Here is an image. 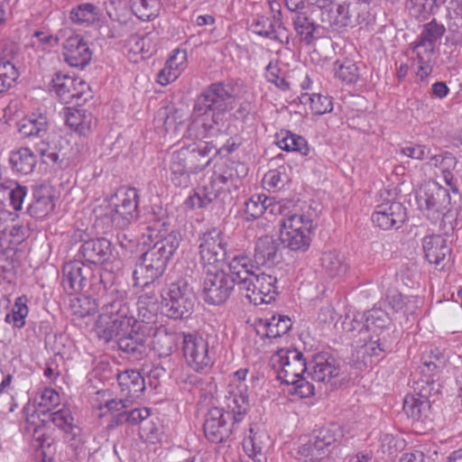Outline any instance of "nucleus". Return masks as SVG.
<instances>
[{
    "instance_id": "obj_43",
    "label": "nucleus",
    "mask_w": 462,
    "mask_h": 462,
    "mask_svg": "<svg viewBox=\"0 0 462 462\" xmlns=\"http://www.w3.org/2000/svg\"><path fill=\"white\" fill-rule=\"evenodd\" d=\"M446 362V356L439 348L430 349L423 354L421 372L427 377L426 381L429 382V378L432 374L439 372L445 366Z\"/></svg>"
},
{
    "instance_id": "obj_61",
    "label": "nucleus",
    "mask_w": 462,
    "mask_h": 462,
    "mask_svg": "<svg viewBox=\"0 0 462 462\" xmlns=\"http://www.w3.org/2000/svg\"><path fill=\"white\" fill-rule=\"evenodd\" d=\"M163 114V125L167 132H176L182 125L188 117V115L183 113L180 109H172Z\"/></svg>"
},
{
    "instance_id": "obj_8",
    "label": "nucleus",
    "mask_w": 462,
    "mask_h": 462,
    "mask_svg": "<svg viewBox=\"0 0 462 462\" xmlns=\"http://www.w3.org/2000/svg\"><path fill=\"white\" fill-rule=\"evenodd\" d=\"M199 256L204 266L211 269L219 268L226 255V243L224 234L213 227L199 236Z\"/></svg>"
},
{
    "instance_id": "obj_40",
    "label": "nucleus",
    "mask_w": 462,
    "mask_h": 462,
    "mask_svg": "<svg viewBox=\"0 0 462 462\" xmlns=\"http://www.w3.org/2000/svg\"><path fill=\"white\" fill-rule=\"evenodd\" d=\"M14 54V46L11 44L4 50L5 57L0 59V93L10 88L18 78V70L9 60Z\"/></svg>"
},
{
    "instance_id": "obj_18",
    "label": "nucleus",
    "mask_w": 462,
    "mask_h": 462,
    "mask_svg": "<svg viewBox=\"0 0 462 462\" xmlns=\"http://www.w3.org/2000/svg\"><path fill=\"white\" fill-rule=\"evenodd\" d=\"M406 220V209L400 202H388L376 207L372 221L381 229L399 228Z\"/></svg>"
},
{
    "instance_id": "obj_30",
    "label": "nucleus",
    "mask_w": 462,
    "mask_h": 462,
    "mask_svg": "<svg viewBox=\"0 0 462 462\" xmlns=\"http://www.w3.org/2000/svg\"><path fill=\"white\" fill-rule=\"evenodd\" d=\"M18 133L23 138H44L48 134V118L43 114H32L17 123Z\"/></svg>"
},
{
    "instance_id": "obj_32",
    "label": "nucleus",
    "mask_w": 462,
    "mask_h": 462,
    "mask_svg": "<svg viewBox=\"0 0 462 462\" xmlns=\"http://www.w3.org/2000/svg\"><path fill=\"white\" fill-rule=\"evenodd\" d=\"M293 29L301 42L307 45L312 44L318 38L319 25L307 14L295 13L292 17Z\"/></svg>"
},
{
    "instance_id": "obj_64",
    "label": "nucleus",
    "mask_w": 462,
    "mask_h": 462,
    "mask_svg": "<svg viewBox=\"0 0 462 462\" xmlns=\"http://www.w3.org/2000/svg\"><path fill=\"white\" fill-rule=\"evenodd\" d=\"M140 435L146 441L155 443L160 440L162 435L161 428L153 421H144L140 428Z\"/></svg>"
},
{
    "instance_id": "obj_2",
    "label": "nucleus",
    "mask_w": 462,
    "mask_h": 462,
    "mask_svg": "<svg viewBox=\"0 0 462 462\" xmlns=\"http://www.w3.org/2000/svg\"><path fill=\"white\" fill-rule=\"evenodd\" d=\"M168 226L166 210L160 206L152 207L146 232L143 235V243L148 249L142 254L133 272L134 286L149 288L164 273L180 242L179 233L169 231Z\"/></svg>"
},
{
    "instance_id": "obj_44",
    "label": "nucleus",
    "mask_w": 462,
    "mask_h": 462,
    "mask_svg": "<svg viewBox=\"0 0 462 462\" xmlns=\"http://www.w3.org/2000/svg\"><path fill=\"white\" fill-rule=\"evenodd\" d=\"M282 244L291 251L306 252L311 242V233L281 231Z\"/></svg>"
},
{
    "instance_id": "obj_29",
    "label": "nucleus",
    "mask_w": 462,
    "mask_h": 462,
    "mask_svg": "<svg viewBox=\"0 0 462 462\" xmlns=\"http://www.w3.org/2000/svg\"><path fill=\"white\" fill-rule=\"evenodd\" d=\"M387 305L396 314V319L404 318L409 321L411 316H413L419 307L420 300L416 296H407L398 291H389L386 295Z\"/></svg>"
},
{
    "instance_id": "obj_34",
    "label": "nucleus",
    "mask_w": 462,
    "mask_h": 462,
    "mask_svg": "<svg viewBox=\"0 0 462 462\" xmlns=\"http://www.w3.org/2000/svg\"><path fill=\"white\" fill-rule=\"evenodd\" d=\"M279 244L271 236H263L257 239L254 246V261L255 266L273 264L278 257Z\"/></svg>"
},
{
    "instance_id": "obj_28",
    "label": "nucleus",
    "mask_w": 462,
    "mask_h": 462,
    "mask_svg": "<svg viewBox=\"0 0 462 462\" xmlns=\"http://www.w3.org/2000/svg\"><path fill=\"white\" fill-rule=\"evenodd\" d=\"M425 258L429 263L439 265L450 254L451 248L441 235L426 236L422 240Z\"/></svg>"
},
{
    "instance_id": "obj_36",
    "label": "nucleus",
    "mask_w": 462,
    "mask_h": 462,
    "mask_svg": "<svg viewBox=\"0 0 462 462\" xmlns=\"http://www.w3.org/2000/svg\"><path fill=\"white\" fill-rule=\"evenodd\" d=\"M320 265L330 278H340L348 271L344 256L336 250L324 252L320 257Z\"/></svg>"
},
{
    "instance_id": "obj_39",
    "label": "nucleus",
    "mask_w": 462,
    "mask_h": 462,
    "mask_svg": "<svg viewBox=\"0 0 462 462\" xmlns=\"http://www.w3.org/2000/svg\"><path fill=\"white\" fill-rule=\"evenodd\" d=\"M277 205L273 203V199L268 198L265 194H254L245 202V212L246 219H256L269 211L273 214Z\"/></svg>"
},
{
    "instance_id": "obj_26",
    "label": "nucleus",
    "mask_w": 462,
    "mask_h": 462,
    "mask_svg": "<svg viewBox=\"0 0 462 462\" xmlns=\"http://www.w3.org/2000/svg\"><path fill=\"white\" fill-rule=\"evenodd\" d=\"M351 17L350 5L346 2L336 5L332 4L320 13L321 23L332 31H339L350 25Z\"/></svg>"
},
{
    "instance_id": "obj_20",
    "label": "nucleus",
    "mask_w": 462,
    "mask_h": 462,
    "mask_svg": "<svg viewBox=\"0 0 462 462\" xmlns=\"http://www.w3.org/2000/svg\"><path fill=\"white\" fill-rule=\"evenodd\" d=\"M216 199H219L224 204H230L233 197L212 176L208 183H205L192 196H189L188 201L193 208H204Z\"/></svg>"
},
{
    "instance_id": "obj_48",
    "label": "nucleus",
    "mask_w": 462,
    "mask_h": 462,
    "mask_svg": "<svg viewBox=\"0 0 462 462\" xmlns=\"http://www.w3.org/2000/svg\"><path fill=\"white\" fill-rule=\"evenodd\" d=\"M277 144L282 150L287 152H298L302 155L309 153L307 141L302 136L291 132L282 133L281 137H278Z\"/></svg>"
},
{
    "instance_id": "obj_15",
    "label": "nucleus",
    "mask_w": 462,
    "mask_h": 462,
    "mask_svg": "<svg viewBox=\"0 0 462 462\" xmlns=\"http://www.w3.org/2000/svg\"><path fill=\"white\" fill-rule=\"evenodd\" d=\"M142 324H139L137 327L132 328L131 330L116 336L119 350L132 361L142 360L148 353L147 337L142 331Z\"/></svg>"
},
{
    "instance_id": "obj_62",
    "label": "nucleus",
    "mask_w": 462,
    "mask_h": 462,
    "mask_svg": "<svg viewBox=\"0 0 462 462\" xmlns=\"http://www.w3.org/2000/svg\"><path fill=\"white\" fill-rule=\"evenodd\" d=\"M286 181L287 176L281 169L269 171L263 177V183L269 189H281Z\"/></svg>"
},
{
    "instance_id": "obj_6",
    "label": "nucleus",
    "mask_w": 462,
    "mask_h": 462,
    "mask_svg": "<svg viewBox=\"0 0 462 462\" xmlns=\"http://www.w3.org/2000/svg\"><path fill=\"white\" fill-rule=\"evenodd\" d=\"M416 200L420 209L431 220L445 217L450 205L448 189L437 183H428L420 187L416 194Z\"/></svg>"
},
{
    "instance_id": "obj_17",
    "label": "nucleus",
    "mask_w": 462,
    "mask_h": 462,
    "mask_svg": "<svg viewBox=\"0 0 462 462\" xmlns=\"http://www.w3.org/2000/svg\"><path fill=\"white\" fill-rule=\"evenodd\" d=\"M255 265L254 259L252 260L248 255L244 254L235 255L229 262V273H227L237 285L240 293L243 291H248L254 280V276L260 271V267Z\"/></svg>"
},
{
    "instance_id": "obj_55",
    "label": "nucleus",
    "mask_w": 462,
    "mask_h": 462,
    "mask_svg": "<svg viewBox=\"0 0 462 462\" xmlns=\"http://www.w3.org/2000/svg\"><path fill=\"white\" fill-rule=\"evenodd\" d=\"M298 458L303 462H318L328 457L323 450L318 447L311 438L308 442L301 444L297 451Z\"/></svg>"
},
{
    "instance_id": "obj_53",
    "label": "nucleus",
    "mask_w": 462,
    "mask_h": 462,
    "mask_svg": "<svg viewBox=\"0 0 462 462\" xmlns=\"http://www.w3.org/2000/svg\"><path fill=\"white\" fill-rule=\"evenodd\" d=\"M334 69L336 78L346 84L356 83L360 76L356 64L350 60H345L341 63H335Z\"/></svg>"
},
{
    "instance_id": "obj_19",
    "label": "nucleus",
    "mask_w": 462,
    "mask_h": 462,
    "mask_svg": "<svg viewBox=\"0 0 462 462\" xmlns=\"http://www.w3.org/2000/svg\"><path fill=\"white\" fill-rule=\"evenodd\" d=\"M227 417L230 418L229 413L217 407H214L208 411L203 430L206 438L209 441L221 443L228 439L231 430L226 423Z\"/></svg>"
},
{
    "instance_id": "obj_21",
    "label": "nucleus",
    "mask_w": 462,
    "mask_h": 462,
    "mask_svg": "<svg viewBox=\"0 0 462 462\" xmlns=\"http://www.w3.org/2000/svg\"><path fill=\"white\" fill-rule=\"evenodd\" d=\"M63 56L70 67L83 69L91 60L92 52L88 42L80 35H73L63 44Z\"/></svg>"
},
{
    "instance_id": "obj_25",
    "label": "nucleus",
    "mask_w": 462,
    "mask_h": 462,
    "mask_svg": "<svg viewBox=\"0 0 462 462\" xmlns=\"http://www.w3.org/2000/svg\"><path fill=\"white\" fill-rule=\"evenodd\" d=\"M120 396L132 403L138 399L145 390L144 378L136 370H125L117 374Z\"/></svg>"
},
{
    "instance_id": "obj_4",
    "label": "nucleus",
    "mask_w": 462,
    "mask_h": 462,
    "mask_svg": "<svg viewBox=\"0 0 462 462\" xmlns=\"http://www.w3.org/2000/svg\"><path fill=\"white\" fill-rule=\"evenodd\" d=\"M162 298L164 314L173 319L188 318L196 300L193 288L183 279L170 283L162 291Z\"/></svg>"
},
{
    "instance_id": "obj_1",
    "label": "nucleus",
    "mask_w": 462,
    "mask_h": 462,
    "mask_svg": "<svg viewBox=\"0 0 462 462\" xmlns=\"http://www.w3.org/2000/svg\"><path fill=\"white\" fill-rule=\"evenodd\" d=\"M236 97V88L224 83L211 84L197 97L193 108L197 118L189 124L185 136L198 142L182 147L191 172L203 171L218 153L212 141L203 139L222 131L226 113L233 108Z\"/></svg>"
},
{
    "instance_id": "obj_9",
    "label": "nucleus",
    "mask_w": 462,
    "mask_h": 462,
    "mask_svg": "<svg viewBox=\"0 0 462 462\" xmlns=\"http://www.w3.org/2000/svg\"><path fill=\"white\" fill-rule=\"evenodd\" d=\"M182 349L187 364L197 372L207 373L215 362L214 353L202 337L184 335Z\"/></svg>"
},
{
    "instance_id": "obj_51",
    "label": "nucleus",
    "mask_w": 462,
    "mask_h": 462,
    "mask_svg": "<svg viewBox=\"0 0 462 462\" xmlns=\"http://www.w3.org/2000/svg\"><path fill=\"white\" fill-rule=\"evenodd\" d=\"M70 19L79 24L93 23L98 19L97 7L91 3L79 5L71 10Z\"/></svg>"
},
{
    "instance_id": "obj_60",
    "label": "nucleus",
    "mask_w": 462,
    "mask_h": 462,
    "mask_svg": "<svg viewBox=\"0 0 462 462\" xmlns=\"http://www.w3.org/2000/svg\"><path fill=\"white\" fill-rule=\"evenodd\" d=\"M364 315L360 313L346 314L342 322V328L345 332L355 335L356 332L358 334H366L367 329L365 321L364 322Z\"/></svg>"
},
{
    "instance_id": "obj_27",
    "label": "nucleus",
    "mask_w": 462,
    "mask_h": 462,
    "mask_svg": "<svg viewBox=\"0 0 462 462\" xmlns=\"http://www.w3.org/2000/svg\"><path fill=\"white\" fill-rule=\"evenodd\" d=\"M32 196V201L27 208V211L32 217L41 218L53 210V190L50 186L42 184L36 186Z\"/></svg>"
},
{
    "instance_id": "obj_10",
    "label": "nucleus",
    "mask_w": 462,
    "mask_h": 462,
    "mask_svg": "<svg viewBox=\"0 0 462 462\" xmlns=\"http://www.w3.org/2000/svg\"><path fill=\"white\" fill-rule=\"evenodd\" d=\"M139 195L135 188L119 190L116 193V202L110 210L112 224L120 229H125L139 216Z\"/></svg>"
},
{
    "instance_id": "obj_12",
    "label": "nucleus",
    "mask_w": 462,
    "mask_h": 462,
    "mask_svg": "<svg viewBox=\"0 0 462 462\" xmlns=\"http://www.w3.org/2000/svg\"><path fill=\"white\" fill-rule=\"evenodd\" d=\"M341 374L340 363L327 353L318 354L313 356L309 365L308 377L319 384H324L327 389L333 390L336 386V379Z\"/></svg>"
},
{
    "instance_id": "obj_23",
    "label": "nucleus",
    "mask_w": 462,
    "mask_h": 462,
    "mask_svg": "<svg viewBox=\"0 0 462 462\" xmlns=\"http://www.w3.org/2000/svg\"><path fill=\"white\" fill-rule=\"evenodd\" d=\"M112 254L111 243L106 238H96L84 241L78 255L90 264H103Z\"/></svg>"
},
{
    "instance_id": "obj_45",
    "label": "nucleus",
    "mask_w": 462,
    "mask_h": 462,
    "mask_svg": "<svg viewBox=\"0 0 462 462\" xmlns=\"http://www.w3.org/2000/svg\"><path fill=\"white\" fill-rule=\"evenodd\" d=\"M341 437V432L337 425L331 424L329 426L321 427L316 430L311 437V439L317 443L318 447L323 448L325 453H330L329 447L334 444L338 438Z\"/></svg>"
},
{
    "instance_id": "obj_31",
    "label": "nucleus",
    "mask_w": 462,
    "mask_h": 462,
    "mask_svg": "<svg viewBox=\"0 0 462 462\" xmlns=\"http://www.w3.org/2000/svg\"><path fill=\"white\" fill-rule=\"evenodd\" d=\"M292 327L287 316H272L270 319H260L256 325V333L262 337L277 338L285 335Z\"/></svg>"
},
{
    "instance_id": "obj_57",
    "label": "nucleus",
    "mask_w": 462,
    "mask_h": 462,
    "mask_svg": "<svg viewBox=\"0 0 462 462\" xmlns=\"http://www.w3.org/2000/svg\"><path fill=\"white\" fill-rule=\"evenodd\" d=\"M446 32L443 24L439 23L436 20L424 24L419 39L436 47L437 42L442 38Z\"/></svg>"
},
{
    "instance_id": "obj_47",
    "label": "nucleus",
    "mask_w": 462,
    "mask_h": 462,
    "mask_svg": "<svg viewBox=\"0 0 462 462\" xmlns=\"http://www.w3.org/2000/svg\"><path fill=\"white\" fill-rule=\"evenodd\" d=\"M133 13L143 21H149L159 14V0H130Z\"/></svg>"
},
{
    "instance_id": "obj_52",
    "label": "nucleus",
    "mask_w": 462,
    "mask_h": 462,
    "mask_svg": "<svg viewBox=\"0 0 462 462\" xmlns=\"http://www.w3.org/2000/svg\"><path fill=\"white\" fill-rule=\"evenodd\" d=\"M150 415V411L147 408H136L130 411H125L115 415L111 423L116 425H122L124 423L138 424L144 423Z\"/></svg>"
},
{
    "instance_id": "obj_46",
    "label": "nucleus",
    "mask_w": 462,
    "mask_h": 462,
    "mask_svg": "<svg viewBox=\"0 0 462 462\" xmlns=\"http://www.w3.org/2000/svg\"><path fill=\"white\" fill-rule=\"evenodd\" d=\"M281 231L311 233L313 229L312 219L303 214H293L282 220Z\"/></svg>"
},
{
    "instance_id": "obj_3",
    "label": "nucleus",
    "mask_w": 462,
    "mask_h": 462,
    "mask_svg": "<svg viewBox=\"0 0 462 462\" xmlns=\"http://www.w3.org/2000/svg\"><path fill=\"white\" fill-rule=\"evenodd\" d=\"M139 324L130 310L126 292L116 289L111 290L104 299L101 313L96 323L97 337L109 342L118 334L125 333Z\"/></svg>"
},
{
    "instance_id": "obj_56",
    "label": "nucleus",
    "mask_w": 462,
    "mask_h": 462,
    "mask_svg": "<svg viewBox=\"0 0 462 462\" xmlns=\"http://www.w3.org/2000/svg\"><path fill=\"white\" fill-rule=\"evenodd\" d=\"M26 302L25 297H18L12 308V312L6 315L5 321L13 323L18 328H23L29 311Z\"/></svg>"
},
{
    "instance_id": "obj_22",
    "label": "nucleus",
    "mask_w": 462,
    "mask_h": 462,
    "mask_svg": "<svg viewBox=\"0 0 462 462\" xmlns=\"http://www.w3.org/2000/svg\"><path fill=\"white\" fill-rule=\"evenodd\" d=\"M226 404L229 415L235 422H239L249 410V400L247 394V386L245 383H230L225 396Z\"/></svg>"
},
{
    "instance_id": "obj_5",
    "label": "nucleus",
    "mask_w": 462,
    "mask_h": 462,
    "mask_svg": "<svg viewBox=\"0 0 462 462\" xmlns=\"http://www.w3.org/2000/svg\"><path fill=\"white\" fill-rule=\"evenodd\" d=\"M271 365L278 380L285 384L295 383L309 371L303 354L295 348L277 351L272 357Z\"/></svg>"
},
{
    "instance_id": "obj_33",
    "label": "nucleus",
    "mask_w": 462,
    "mask_h": 462,
    "mask_svg": "<svg viewBox=\"0 0 462 462\" xmlns=\"http://www.w3.org/2000/svg\"><path fill=\"white\" fill-rule=\"evenodd\" d=\"M268 444L269 437L265 431H255L253 428H250L248 434L244 438L243 448L248 457L255 461L263 462V460H265L264 450Z\"/></svg>"
},
{
    "instance_id": "obj_16",
    "label": "nucleus",
    "mask_w": 462,
    "mask_h": 462,
    "mask_svg": "<svg viewBox=\"0 0 462 462\" xmlns=\"http://www.w3.org/2000/svg\"><path fill=\"white\" fill-rule=\"evenodd\" d=\"M248 168L245 163L236 161H226L215 166L213 177L216 181L224 187L225 190L231 194L232 190H237L242 184V180L247 175Z\"/></svg>"
},
{
    "instance_id": "obj_54",
    "label": "nucleus",
    "mask_w": 462,
    "mask_h": 462,
    "mask_svg": "<svg viewBox=\"0 0 462 462\" xmlns=\"http://www.w3.org/2000/svg\"><path fill=\"white\" fill-rule=\"evenodd\" d=\"M300 103L310 104L311 111L316 115H323L330 112L333 108L331 100L320 94H302L300 97Z\"/></svg>"
},
{
    "instance_id": "obj_59",
    "label": "nucleus",
    "mask_w": 462,
    "mask_h": 462,
    "mask_svg": "<svg viewBox=\"0 0 462 462\" xmlns=\"http://www.w3.org/2000/svg\"><path fill=\"white\" fill-rule=\"evenodd\" d=\"M265 78L268 82L274 84L281 90H288L290 88V82L285 78L284 73L282 72L277 62L271 61L265 71Z\"/></svg>"
},
{
    "instance_id": "obj_41",
    "label": "nucleus",
    "mask_w": 462,
    "mask_h": 462,
    "mask_svg": "<svg viewBox=\"0 0 462 462\" xmlns=\"http://www.w3.org/2000/svg\"><path fill=\"white\" fill-rule=\"evenodd\" d=\"M430 404L427 396H406L403 402V411L414 420H424L430 413Z\"/></svg>"
},
{
    "instance_id": "obj_13",
    "label": "nucleus",
    "mask_w": 462,
    "mask_h": 462,
    "mask_svg": "<svg viewBox=\"0 0 462 462\" xmlns=\"http://www.w3.org/2000/svg\"><path fill=\"white\" fill-rule=\"evenodd\" d=\"M276 282V277L258 271L254 276L248 291H243L241 295L255 306L263 303L268 304L278 294Z\"/></svg>"
},
{
    "instance_id": "obj_14",
    "label": "nucleus",
    "mask_w": 462,
    "mask_h": 462,
    "mask_svg": "<svg viewBox=\"0 0 462 462\" xmlns=\"http://www.w3.org/2000/svg\"><path fill=\"white\" fill-rule=\"evenodd\" d=\"M52 89L61 102L71 104L81 99L88 89V84L81 79L56 72L51 79Z\"/></svg>"
},
{
    "instance_id": "obj_38",
    "label": "nucleus",
    "mask_w": 462,
    "mask_h": 462,
    "mask_svg": "<svg viewBox=\"0 0 462 462\" xmlns=\"http://www.w3.org/2000/svg\"><path fill=\"white\" fill-rule=\"evenodd\" d=\"M179 336L165 328H156L152 336V347L160 357H167L171 355L177 346Z\"/></svg>"
},
{
    "instance_id": "obj_58",
    "label": "nucleus",
    "mask_w": 462,
    "mask_h": 462,
    "mask_svg": "<svg viewBox=\"0 0 462 462\" xmlns=\"http://www.w3.org/2000/svg\"><path fill=\"white\" fill-rule=\"evenodd\" d=\"M251 30L260 36L284 42L282 37L273 29L272 22L266 17L262 16L254 20L251 24Z\"/></svg>"
},
{
    "instance_id": "obj_50",
    "label": "nucleus",
    "mask_w": 462,
    "mask_h": 462,
    "mask_svg": "<svg viewBox=\"0 0 462 462\" xmlns=\"http://www.w3.org/2000/svg\"><path fill=\"white\" fill-rule=\"evenodd\" d=\"M366 329L376 332L377 329H385L392 325L388 313L381 308H374L365 313Z\"/></svg>"
},
{
    "instance_id": "obj_35",
    "label": "nucleus",
    "mask_w": 462,
    "mask_h": 462,
    "mask_svg": "<svg viewBox=\"0 0 462 462\" xmlns=\"http://www.w3.org/2000/svg\"><path fill=\"white\" fill-rule=\"evenodd\" d=\"M171 180L175 186L187 187L189 182V171L184 150L174 152L171 158Z\"/></svg>"
},
{
    "instance_id": "obj_42",
    "label": "nucleus",
    "mask_w": 462,
    "mask_h": 462,
    "mask_svg": "<svg viewBox=\"0 0 462 462\" xmlns=\"http://www.w3.org/2000/svg\"><path fill=\"white\" fill-rule=\"evenodd\" d=\"M9 162L14 171L25 175L31 173L36 165L35 155L27 147L11 152Z\"/></svg>"
},
{
    "instance_id": "obj_24",
    "label": "nucleus",
    "mask_w": 462,
    "mask_h": 462,
    "mask_svg": "<svg viewBox=\"0 0 462 462\" xmlns=\"http://www.w3.org/2000/svg\"><path fill=\"white\" fill-rule=\"evenodd\" d=\"M410 49L415 54L413 59L418 64L416 74L422 80L432 73L436 47L417 38L410 44Z\"/></svg>"
},
{
    "instance_id": "obj_49",
    "label": "nucleus",
    "mask_w": 462,
    "mask_h": 462,
    "mask_svg": "<svg viewBox=\"0 0 462 462\" xmlns=\"http://www.w3.org/2000/svg\"><path fill=\"white\" fill-rule=\"evenodd\" d=\"M50 420L65 433L75 438L79 433V428L74 424V418L68 409H60L50 413Z\"/></svg>"
},
{
    "instance_id": "obj_37",
    "label": "nucleus",
    "mask_w": 462,
    "mask_h": 462,
    "mask_svg": "<svg viewBox=\"0 0 462 462\" xmlns=\"http://www.w3.org/2000/svg\"><path fill=\"white\" fill-rule=\"evenodd\" d=\"M65 122L68 126L81 135H88L97 125V120L91 113L86 110H69Z\"/></svg>"
},
{
    "instance_id": "obj_11",
    "label": "nucleus",
    "mask_w": 462,
    "mask_h": 462,
    "mask_svg": "<svg viewBox=\"0 0 462 462\" xmlns=\"http://www.w3.org/2000/svg\"><path fill=\"white\" fill-rule=\"evenodd\" d=\"M97 279L91 265L83 261L75 260L66 263L62 268L63 289L69 294L79 293L90 288L93 281Z\"/></svg>"
},
{
    "instance_id": "obj_7",
    "label": "nucleus",
    "mask_w": 462,
    "mask_h": 462,
    "mask_svg": "<svg viewBox=\"0 0 462 462\" xmlns=\"http://www.w3.org/2000/svg\"><path fill=\"white\" fill-rule=\"evenodd\" d=\"M236 283L230 275L220 268L206 271L203 282L205 300L212 305L224 303L231 295Z\"/></svg>"
},
{
    "instance_id": "obj_63",
    "label": "nucleus",
    "mask_w": 462,
    "mask_h": 462,
    "mask_svg": "<svg viewBox=\"0 0 462 462\" xmlns=\"http://www.w3.org/2000/svg\"><path fill=\"white\" fill-rule=\"evenodd\" d=\"M60 402V394L51 388H46L40 395L38 400V405L42 407L47 411H51V409L57 407Z\"/></svg>"
}]
</instances>
